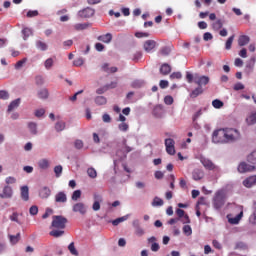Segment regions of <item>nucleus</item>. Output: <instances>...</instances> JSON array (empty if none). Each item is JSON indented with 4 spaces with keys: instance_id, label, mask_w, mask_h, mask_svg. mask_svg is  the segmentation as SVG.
I'll return each instance as SVG.
<instances>
[{
    "instance_id": "1",
    "label": "nucleus",
    "mask_w": 256,
    "mask_h": 256,
    "mask_svg": "<svg viewBox=\"0 0 256 256\" xmlns=\"http://www.w3.org/2000/svg\"><path fill=\"white\" fill-rule=\"evenodd\" d=\"M238 139H241V133L235 128H221L215 130L212 134L213 143H235Z\"/></svg>"
},
{
    "instance_id": "2",
    "label": "nucleus",
    "mask_w": 256,
    "mask_h": 256,
    "mask_svg": "<svg viewBox=\"0 0 256 256\" xmlns=\"http://www.w3.org/2000/svg\"><path fill=\"white\" fill-rule=\"evenodd\" d=\"M52 227L57 230L50 231L51 237H62L65 235V227L67 226V218L64 216H53Z\"/></svg>"
},
{
    "instance_id": "3",
    "label": "nucleus",
    "mask_w": 256,
    "mask_h": 256,
    "mask_svg": "<svg viewBox=\"0 0 256 256\" xmlns=\"http://www.w3.org/2000/svg\"><path fill=\"white\" fill-rule=\"evenodd\" d=\"M186 81L188 83H194L198 85V87H203L209 84V76H199V74H191V72H186Z\"/></svg>"
},
{
    "instance_id": "4",
    "label": "nucleus",
    "mask_w": 256,
    "mask_h": 256,
    "mask_svg": "<svg viewBox=\"0 0 256 256\" xmlns=\"http://www.w3.org/2000/svg\"><path fill=\"white\" fill-rule=\"evenodd\" d=\"M223 205H225V192L223 190H219L214 195L213 206L216 209H221Z\"/></svg>"
},
{
    "instance_id": "5",
    "label": "nucleus",
    "mask_w": 256,
    "mask_h": 256,
    "mask_svg": "<svg viewBox=\"0 0 256 256\" xmlns=\"http://www.w3.org/2000/svg\"><path fill=\"white\" fill-rule=\"evenodd\" d=\"M200 163H202L203 167L208 171H219V166L215 165L209 158H201Z\"/></svg>"
},
{
    "instance_id": "6",
    "label": "nucleus",
    "mask_w": 256,
    "mask_h": 256,
    "mask_svg": "<svg viewBox=\"0 0 256 256\" xmlns=\"http://www.w3.org/2000/svg\"><path fill=\"white\" fill-rule=\"evenodd\" d=\"M95 15V10L92 8H84L78 12V17L81 19H89V17H93Z\"/></svg>"
},
{
    "instance_id": "7",
    "label": "nucleus",
    "mask_w": 256,
    "mask_h": 256,
    "mask_svg": "<svg viewBox=\"0 0 256 256\" xmlns=\"http://www.w3.org/2000/svg\"><path fill=\"white\" fill-rule=\"evenodd\" d=\"M165 147L168 155H175V140L171 138L165 139Z\"/></svg>"
},
{
    "instance_id": "8",
    "label": "nucleus",
    "mask_w": 256,
    "mask_h": 256,
    "mask_svg": "<svg viewBox=\"0 0 256 256\" xmlns=\"http://www.w3.org/2000/svg\"><path fill=\"white\" fill-rule=\"evenodd\" d=\"M238 171L239 173H250L251 171H255V166L242 162L238 166Z\"/></svg>"
},
{
    "instance_id": "9",
    "label": "nucleus",
    "mask_w": 256,
    "mask_h": 256,
    "mask_svg": "<svg viewBox=\"0 0 256 256\" xmlns=\"http://www.w3.org/2000/svg\"><path fill=\"white\" fill-rule=\"evenodd\" d=\"M13 197V188L11 186H5L0 193V199H11Z\"/></svg>"
},
{
    "instance_id": "10",
    "label": "nucleus",
    "mask_w": 256,
    "mask_h": 256,
    "mask_svg": "<svg viewBox=\"0 0 256 256\" xmlns=\"http://www.w3.org/2000/svg\"><path fill=\"white\" fill-rule=\"evenodd\" d=\"M72 211L74 213H80V215H85V213H87V208L85 207V204L78 202L73 205Z\"/></svg>"
},
{
    "instance_id": "11",
    "label": "nucleus",
    "mask_w": 256,
    "mask_h": 256,
    "mask_svg": "<svg viewBox=\"0 0 256 256\" xmlns=\"http://www.w3.org/2000/svg\"><path fill=\"white\" fill-rule=\"evenodd\" d=\"M103 202V197L99 194L94 195V203L92 205L93 211H99L101 209V203Z\"/></svg>"
},
{
    "instance_id": "12",
    "label": "nucleus",
    "mask_w": 256,
    "mask_h": 256,
    "mask_svg": "<svg viewBox=\"0 0 256 256\" xmlns=\"http://www.w3.org/2000/svg\"><path fill=\"white\" fill-rule=\"evenodd\" d=\"M132 225L135 228V235H137L138 237H143V235H145V230L141 228L139 220H134Z\"/></svg>"
},
{
    "instance_id": "13",
    "label": "nucleus",
    "mask_w": 256,
    "mask_h": 256,
    "mask_svg": "<svg viewBox=\"0 0 256 256\" xmlns=\"http://www.w3.org/2000/svg\"><path fill=\"white\" fill-rule=\"evenodd\" d=\"M143 47L146 53H151L152 49H155V47H157V42L155 40H147L144 43Z\"/></svg>"
},
{
    "instance_id": "14",
    "label": "nucleus",
    "mask_w": 256,
    "mask_h": 256,
    "mask_svg": "<svg viewBox=\"0 0 256 256\" xmlns=\"http://www.w3.org/2000/svg\"><path fill=\"white\" fill-rule=\"evenodd\" d=\"M205 177V172L201 169H194L192 172V179L194 181H201Z\"/></svg>"
},
{
    "instance_id": "15",
    "label": "nucleus",
    "mask_w": 256,
    "mask_h": 256,
    "mask_svg": "<svg viewBox=\"0 0 256 256\" xmlns=\"http://www.w3.org/2000/svg\"><path fill=\"white\" fill-rule=\"evenodd\" d=\"M98 41H101L102 43L109 44L111 41H113V34L111 33H106L104 35H100L97 37Z\"/></svg>"
},
{
    "instance_id": "16",
    "label": "nucleus",
    "mask_w": 256,
    "mask_h": 256,
    "mask_svg": "<svg viewBox=\"0 0 256 256\" xmlns=\"http://www.w3.org/2000/svg\"><path fill=\"white\" fill-rule=\"evenodd\" d=\"M39 197H41V199H49V197H51V189H49L47 186H44L39 191Z\"/></svg>"
},
{
    "instance_id": "17",
    "label": "nucleus",
    "mask_w": 256,
    "mask_h": 256,
    "mask_svg": "<svg viewBox=\"0 0 256 256\" xmlns=\"http://www.w3.org/2000/svg\"><path fill=\"white\" fill-rule=\"evenodd\" d=\"M164 113H165V110L163 109V106H161V105H157L153 109V115L157 119H161V117H163Z\"/></svg>"
},
{
    "instance_id": "18",
    "label": "nucleus",
    "mask_w": 256,
    "mask_h": 256,
    "mask_svg": "<svg viewBox=\"0 0 256 256\" xmlns=\"http://www.w3.org/2000/svg\"><path fill=\"white\" fill-rule=\"evenodd\" d=\"M255 183H256V176H250L243 181L244 187H247L248 189L253 187Z\"/></svg>"
},
{
    "instance_id": "19",
    "label": "nucleus",
    "mask_w": 256,
    "mask_h": 256,
    "mask_svg": "<svg viewBox=\"0 0 256 256\" xmlns=\"http://www.w3.org/2000/svg\"><path fill=\"white\" fill-rule=\"evenodd\" d=\"M56 203H67V194L65 192H58L55 195Z\"/></svg>"
},
{
    "instance_id": "20",
    "label": "nucleus",
    "mask_w": 256,
    "mask_h": 256,
    "mask_svg": "<svg viewBox=\"0 0 256 256\" xmlns=\"http://www.w3.org/2000/svg\"><path fill=\"white\" fill-rule=\"evenodd\" d=\"M249 41H251V38L247 35H241L238 38V45L239 47H245V45H248Z\"/></svg>"
},
{
    "instance_id": "21",
    "label": "nucleus",
    "mask_w": 256,
    "mask_h": 256,
    "mask_svg": "<svg viewBox=\"0 0 256 256\" xmlns=\"http://www.w3.org/2000/svg\"><path fill=\"white\" fill-rule=\"evenodd\" d=\"M21 191V199L24 201H29V187L28 186H22L20 188Z\"/></svg>"
},
{
    "instance_id": "22",
    "label": "nucleus",
    "mask_w": 256,
    "mask_h": 256,
    "mask_svg": "<svg viewBox=\"0 0 256 256\" xmlns=\"http://www.w3.org/2000/svg\"><path fill=\"white\" fill-rule=\"evenodd\" d=\"M149 243H152L151 245V251L157 252L160 249L159 243H157V238L155 236H152L148 239Z\"/></svg>"
},
{
    "instance_id": "23",
    "label": "nucleus",
    "mask_w": 256,
    "mask_h": 256,
    "mask_svg": "<svg viewBox=\"0 0 256 256\" xmlns=\"http://www.w3.org/2000/svg\"><path fill=\"white\" fill-rule=\"evenodd\" d=\"M19 105H21V98H17L16 100H13L8 106V112L11 113V111H13V109H17Z\"/></svg>"
},
{
    "instance_id": "24",
    "label": "nucleus",
    "mask_w": 256,
    "mask_h": 256,
    "mask_svg": "<svg viewBox=\"0 0 256 256\" xmlns=\"http://www.w3.org/2000/svg\"><path fill=\"white\" fill-rule=\"evenodd\" d=\"M255 61H256L255 57H252L251 59H249L247 61V63H246V71L248 73H251L253 71V69L255 67Z\"/></svg>"
},
{
    "instance_id": "25",
    "label": "nucleus",
    "mask_w": 256,
    "mask_h": 256,
    "mask_svg": "<svg viewBox=\"0 0 256 256\" xmlns=\"http://www.w3.org/2000/svg\"><path fill=\"white\" fill-rule=\"evenodd\" d=\"M242 218H243V210H241L237 216L233 218H229V223H231V225H237Z\"/></svg>"
},
{
    "instance_id": "26",
    "label": "nucleus",
    "mask_w": 256,
    "mask_h": 256,
    "mask_svg": "<svg viewBox=\"0 0 256 256\" xmlns=\"http://www.w3.org/2000/svg\"><path fill=\"white\" fill-rule=\"evenodd\" d=\"M160 73L162 75H169V73H171V66L167 63L162 64L160 67Z\"/></svg>"
},
{
    "instance_id": "27",
    "label": "nucleus",
    "mask_w": 256,
    "mask_h": 256,
    "mask_svg": "<svg viewBox=\"0 0 256 256\" xmlns=\"http://www.w3.org/2000/svg\"><path fill=\"white\" fill-rule=\"evenodd\" d=\"M39 99H49V90L47 88H43L38 91Z\"/></svg>"
},
{
    "instance_id": "28",
    "label": "nucleus",
    "mask_w": 256,
    "mask_h": 256,
    "mask_svg": "<svg viewBox=\"0 0 256 256\" xmlns=\"http://www.w3.org/2000/svg\"><path fill=\"white\" fill-rule=\"evenodd\" d=\"M203 93V88L198 86L197 88H195L191 94H190V97L192 99H195L196 97H199V95H201Z\"/></svg>"
},
{
    "instance_id": "29",
    "label": "nucleus",
    "mask_w": 256,
    "mask_h": 256,
    "mask_svg": "<svg viewBox=\"0 0 256 256\" xmlns=\"http://www.w3.org/2000/svg\"><path fill=\"white\" fill-rule=\"evenodd\" d=\"M246 123H247V125H255V123H256V112L251 113L246 118Z\"/></svg>"
},
{
    "instance_id": "30",
    "label": "nucleus",
    "mask_w": 256,
    "mask_h": 256,
    "mask_svg": "<svg viewBox=\"0 0 256 256\" xmlns=\"http://www.w3.org/2000/svg\"><path fill=\"white\" fill-rule=\"evenodd\" d=\"M89 28L88 23H78L74 25L75 31H85V29Z\"/></svg>"
},
{
    "instance_id": "31",
    "label": "nucleus",
    "mask_w": 256,
    "mask_h": 256,
    "mask_svg": "<svg viewBox=\"0 0 256 256\" xmlns=\"http://www.w3.org/2000/svg\"><path fill=\"white\" fill-rule=\"evenodd\" d=\"M222 28H223V20L218 19L214 23H212V29H214V31H219V29H222Z\"/></svg>"
},
{
    "instance_id": "32",
    "label": "nucleus",
    "mask_w": 256,
    "mask_h": 256,
    "mask_svg": "<svg viewBox=\"0 0 256 256\" xmlns=\"http://www.w3.org/2000/svg\"><path fill=\"white\" fill-rule=\"evenodd\" d=\"M50 166V163H49V160L47 159H41L39 162H38V167L40 169H47L48 167Z\"/></svg>"
},
{
    "instance_id": "33",
    "label": "nucleus",
    "mask_w": 256,
    "mask_h": 256,
    "mask_svg": "<svg viewBox=\"0 0 256 256\" xmlns=\"http://www.w3.org/2000/svg\"><path fill=\"white\" fill-rule=\"evenodd\" d=\"M36 47L40 51H47V49H48L47 43H45L41 40L36 41Z\"/></svg>"
},
{
    "instance_id": "34",
    "label": "nucleus",
    "mask_w": 256,
    "mask_h": 256,
    "mask_svg": "<svg viewBox=\"0 0 256 256\" xmlns=\"http://www.w3.org/2000/svg\"><path fill=\"white\" fill-rule=\"evenodd\" d=\"M95 103L96 105H107V98H105V96H97Z\"/></svg>"
},
{
    "instance_id": "35",
    "label": "nucleus",
    "mask_w": 256,
    "mask_h": 256,
    "mask_svg": "<svg viewBox=\"0 0 256 256\" xmlns=\"http://www.w3.org/2000/svg\"><path fill=\"white\" fill-rule=\"evenodd\" d=\"M28 129L32 135H37V124L35 122H30L28 124Z\"/></svg>"
},
{
    "instance_id": "36",
    "label": "nucleus",
    "mask_w": 256,
    "mask_h": 256,
    "mask_svg": "<svg viewBox=\"0 0 256 256\" xmlns=\"http://www.w3.org/2000/svg\"><path fill=\"white\" fill-rule=\"evenodd\" d=\"M163 205V199L159 198V197H154L153 201H152V207H162Z\"/></svg>"
},
{
    "instance_id": "37",
    "label": "nucleus",
    "mask_w": 256,
    "mask_h": 256,
    "mask_svg": "<svg viewBox=\"0 0 256 256\" xmlns=\"http://www.w3.org/2000/svg\"><path fill=\"white\" fill-rule=\"evenodd\" d=\"M233 41H235V35L230 36L225 44V49L227 51H229V49H231L232 45H233Z\"/></svg>"
},
{
    "instance_id": "38",
    "label": "nucleus",
    "mask_w": 256,
    "mask_h": 256,
    "mask_svg": "<svg viewBox=\"0 0 256 256\" xmlns=\"http://www.w3.org/2000/svg\"><path fill=\"white\" fill-rule=\"evenodd\" d=\"M249 223H251V225H256V202H254V212L249 217Z\"/></svg>"
},
{
    "instance_id": "39",
    "label": "nucleus",
    "mask_w": 256,
    "mask_h": 256,
    "mask_svg": "<svg viewBox=\"0 0 256 256\" xmlns=\"http://www.w3.org/2000/svg\"><path fill=\"white\" fill-rule=\"evenodd\" d=\"M68 250L70 251L71 255L79 256V252L75 248V243L74 242L69 244Z\"/></svg>"
},
{
    "instance_id": "40",
    "label": "nucleus",
    "mask_w": 256,
    "mask_h": 256,
    "mask_svg": "<svg viewBox=\"0 0 256 256\" xmlns=\"http://www.w3.org/2000/svg\"><path fill=\"white\" fill-rule=\"evenodd\" d=\"M171 53V47L165 46L160 49V55H163V57H167Z\"/></svg>"
},
{
    "instance_id": "41",
    "label": "nucleus",
    "mask_w": 256,
    "mask_h": 256,
    "mask_svg": "<svg viewBox=\"0 0 256 256\" xmlns=\"http://www.w3.org/2000/svg\"><path fill=\"white\" fill-rule=\"evenodd\" d=\"M127 219H129L128 216H123V217L117 218L112 221V225H114V227H117V225H119V223H123V221H127Z\"/></svg>"
},
{
    "instance_id": "42",
    "label": "nucleus",
    "mask_w": 256,
    "mask_h": 256,
    "mask_svg": "<svg viewBox=\"0 0 256 256\" xmlns=\"http://www.w3.org/2000/svg\"><path fill=\"white\" fill-rule=\"evenodd\" d=\"M87 174H88V177H90L91 179L97 178V170H95V168H88Z\"/></svg>"
},
{
    "instance_id": "43",
    "label": "nucleus",
    "mask_w": 256,
    "mask_h": 256,
    "mask_svg": "<svg viewBox=\"0 0 256 256\" xmlns=\"http://www.w3.org/2000/svg\"><path fill=\"white\" fill-rule=\"evenodd\" d=\"M223 101L219 100V99H215L212 101V106L214 107V109H221V107H223Z\"/></svg>"
},
{
    "instance_id": "44",
    "label": "nucleus",
    "mask_w": 256,
    "mask_h": 256,
    "mask_svg": "<svg viewBox=\"0 0 256 256\" xmlns=\"http://www.w3.org/2000/svg\"><path fill=\"white\" fill-rule=\"evenodd\" d=\"M55 129L56 131L60 132V131H64L65 130V122L63 121H59L55 124Z\"/></svg>"
},
{
    "instance_id": "45",
    "label": "nucleus",
    "mask_w": 256,
    "mask_h": 256,
    "mask_svg": "<svg viewBox=\"0 0 256 256\" xmlns=\"http://www.w3.org/2000/svg\"><path fill=\"white\" fill-rule=\"evenodd\" d=\"M183 233H185L187 235V237H189L190 235H193V229H191L190 225H184Z\"/></svg>"
},
{
    "instance_id": "46",
    "label": "nucleus",
    "mask_w": 256,
    "mask_h": 256,
    "mask_svg": "<svg viewBox=\"0 0 256 256\" xmlns=\"http://www.w3.org/2000/svg\"><path fill=\"white\" fill-rule=\"evenodd\" d=\"M72 201H79L81 199V190H75L71 197Z\"/></svg>"
},
{
    "instance_id": "47",
    "label": "nucleus",
    "mask_w": 256,
    "mask_h": 256,
    "mask_svg": "<svg viewBox=\"0 0 256 256\" xmlns=\"http://www.w3.org/2000/svg\"><path fill=\"white\" fill-rule=\"evenodd\" d=\"M19 239H21V234L20 233L16 234L15 236H13V235L10 236V242L13 245L19 243Z\"/></svg>"
},
{
    "instance_id": "48",
    "label": "nucleus",
    "mask_w": 256,
    "mask_h": 256,
    "mask_svg": "<svg viewBox=\"0 0 256 256\" xmlns=\"http://www.w3.org/2000/svg\"><path fill=\"white\" fill-rule=\"evenodd\" d=\"M247 159L249 163H253L254 165H256V150L253 151L250 155H248Z\"/></svg>"
},
{
    "instance_id": "49",
    "label": "nucleus",
    "mask_w": 256,
    "mask_h": 256,
    "mask_svg": "<svg viewBox=\"0 0 256 256\" xmlns=\"http://www.w3.org/2000/svg\"><path fill=\"white\" fill-rule=\"evenodd\" d=\"M35 83H36V85L41 87V85H44L45 79L43 78V76L38 75V76L35 77Z\"/></svg>"
},
{
    "instance_id": "50",
    "label": "nucleus",
    "mask_w": 256,
    "mask_h": 256,
    "mask_svg": "<svg viewBox=\"0 0 256 256\" xmlns=\"http://www.w3.org/2000/svg\"><path fill=\"white\" fill-rule=\"evenodd\" d=\"M54 173H55L56 177H61V173H63V166L58 165V166L54 167Z\"/></svg>"
},
{
    "instance_id": "51",
    "label": "nucleus",
    "mask_w": 256,
    "mask_h": 256,
    "mask_svg": "<svg viewBox=\"0 0 256 256\" xmlns=\"http://www.w3.org/2000/svg\"><path fill=\"white\" fill-rule=\"evenodd\" d=\"M53 58H48L45 62H44V67L45 69H51V67H53Z\"/></svg>"
},
{
    "instance_id": "52",
    "label": "nucleus",
    "mask_w": 256,
    "mask_h": 256,
    "mask_svg": "<svg viewBox=\"0 0 256 256\" xmlns=\"http://www.w3.org/2000/svg\"><path fill=\"white\" fill-rule=\"evenodd\" d=\"M22 34L24 35V39H27L28 37H31V35L33 34V32L31 31L30 28H24L22 30Z\"/></svg>"
},
{
    "instance_id": "53",
    "label": "nucleus",
    "mask_w": 256,
    "mask_h": 256,
    "mask_svg": "<svg viewBox=\"0 0 256 256\" xmlns=\"http://www.w3.org/2000/svg\"><path fill=\"white\" fill-rule=\"evenodd\" d=\"M118 128L120 131H123V132L129 131V124L122 122L121 124L118 125Z\"/></svg>"
},
{
    "instance_id": "54",
    "label": "nucleus",
    "mask_w": 256,
    "mask_h": 256,
    "mask_svg": "<svg viewBox=\"0 0 256 256\" xmlns=\"http://www.w3.org/2000/svg\"><path fill=\"white\" fill-rule=\"evenodd\" d=\"M25 63H27V58H23L22 60L18 61L15 64V69H21V67H23V65H25Z\"/></svg>"
},
{
    "instance_id": "55",
    "label": "nucleus",
    "mask_w": 256,
    "mask_h": 256,
    "mask_svg": "<svg viewBox=\"0 0 256 256\" xmlns=\"http://www.w3.org/2000/svg\"><path fill=\"white\" fill-rule=\"evenodd\" d=\"M83 63H85V61L83 60V58H77L73 61V65L75 67H81L83 65Z\"/></svg>"
},
{
    "instance_id": "56",
    "label": "nucleus",
    "mask_w": 256,
    "mask_h": 256,
    "mask_svg": "<svg viewBox=\"0 0 256 256\" xmlns=\"http://www.w3.org/2000/svg\"><path fill=\"white\" fill-rule=\"evenodd\" d=\"M7 185H13L15 183H17V179L13 176H9L5 179Z\"/></svg>"
},
{
    "instance_id": "57",
    "label": "nucleus",
    "mask_w": 256,
    "mask_h": 256,
    "mask_svg": "<svg viewBox=\"0 0 256 256\" xmlns=\"http://www.w3.org/2000/svg\"><path fill=\"white\" fill-rule=\"evenodd\" d=\"M0 99H3L4 101L9 99V92L0 90Z\"/></svg>"
},
{
    "instance_id": "58",
    "label": "nucleus",
    "mask_w": 256,
    "mask_h": 256,
    "mask_svg": "<svg viewBox=\"0 0 256 256\" xmlns=\"http://www.w3.org/2000/svg\"><path fill=\"white\" fill-rule=\"evenodd\" d=\"M243 89H245V85H243L241 82L234 85V91H243Z\"/></svg>"
},
{
    "instance_id": "59",
    "label": "nucleus",
    "mask_w": 256,
    "mask_h": 256,
    "mask_svg": "<svg viewBox=\"0 0 256 256\" xmlns=\"http://www.w3.org/2000/svg\"><path fill=\"white\" fill-rule=\"evenodd\" d=\"M37 15H39V11H37V10H30V11L27 12L26 17H29V18L37 17Z\"/></svg>"
},
{
    "instance_id": "60",
    "label": "nucleus",
    "mask_w": 256,
    "mask_h": 256,
    "mask_svg": "<svg viewBox=\"0 0 256 256\" xmlns=\"http://www.w3.org/2000/svg\"><path fill=\"white\" fill-rule=\"evenodd\" d=\"M183 77V74L181 72H173L170 75V79H181Z\"/></svg>"
},
{
    "instance_id": "61",
    "label": "nucleus",
    "mask_w": 256,
    "mask_h": 256,
    "mask_svg": "<svg viewBox=\"0 0 256 256\" xmlns=\"http://www.w3.org/2000/svg\"><path fill=\"white\" fill-rule=\"evenodd\" d=\"M30 215H37L39 213V208L37 206H31L29 209Z\"/></svg>"
},
{
    "instance_id": "62",
    "label": "nucleus",
    "mask_w": 256,
    "mask_h": 256,
    "mask_svg": "<svg viewBox=\"0 0 256 256\" xmlns=\"http://www.w3.org/2000/svg\"><path fill=\"white\" fill-rule=\"evenodd\" d=\"M135 37L138 39H142L143 37H149V33L147 32H136Z\"/></svg>"
},
{
    "instance_id": "63",
    "label": "nucleus",
    "mask_w": 256,
    "mask_h": 256,
    "mask_svg": "<svg viewBox=\"0 0 256 256\" xmlns=\"http://www.w3.org/2000/svg\"><path fill=\"white\" fill-rule=\"evenodd\" d=\"M203 39H204V41H211V39H213V34L206 32L203 35Z\"/></svg>"
},
{
    "instance_id": "64",
    "label": "nucleus",
    "mask_w": 256,
    "mask_h": 256,
    "mask_svg": "<svg viewBox=\"0 0 256 256\" xmlns=\"http://www.w3.org/2000/svg\"><path fill=\"white\" fill-rule=\"evenodd\" d=\"M164 103H165L166 105H173V98H172L171 96H166V97L164 98Z\"/></svg>"
}]
</instances>
